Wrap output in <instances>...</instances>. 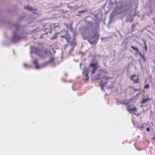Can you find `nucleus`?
I'll return each mask as SVG.
<instances>
[{
    "label": "nucleus",
    "instance_id": "obj_1",
    "mask_svg": "<svg viewBox=\"0 0 155 155\" xmlns=\"http://www.w3.org/2000/svg\"><path fill=\"white\" fill-rule=\"evenodd\" d=\"M133 3L130 1L127 2L123 5L121 2H119L116 4L115 9H114V12L118 13L120 12L118 11L119 10L122 9L124 11H129L130 10L132 7Z\"/></svg>",
    "mask_w": 155,
    "mask_h": 155
},
{
    "label": "nucleus",
    "instance_id": "obj_2",
    "mask_svg": "<svg viewBox=\"0 0 155 155\" xmlns=\"http://www.w3.org/2000/svg\"><path fill=\"white\" fill-rule=\"evenodd\" d=\"M99 38V35L96 28H92L91 32L88 33V42L91 45L96 44Z\"/></svg>",
    "mask_w": 155,
    "mask_h": 155
},
{
    "label": "nucleus",
    "instance_id": "obj_3",
    "mask_svg": "<svg viewBox=\"0 0 155 155\" xmlns=\"http://www.w3.org/2000/svg\"><path fill=\"white\" fill-rule=\"evenodd\" d=\"M13 27L16 29V31L13 32V37L12 38V42L15 43L21 40L26 36V35L24 33L20 34L18 32V30L19 27V25L18 24H15Z\"/></svg>",
    "mask_w": 155,
    "mask_h": 155
},
{
    "label": "nucleus",
    "instance_id": "obj_4",
    "mask_svg": "<svg viewBox=\"0 0 155 155\" xmlns=\"http://www.w3.org/2000/svg\"><path fill=\"white\" fill-rule=\"evenodd\" d=\"M91 62V63L89 65V67L92 68V69L91 70V73L94 74L95 73L96 71L98 68V62L95 58H93Z\"/></svg>",
    "mask_w": 155,
    "mask_h": 155
},
{
    "label": "nucleus",
    "instance_id": "obj_5",
    "mask_svg": "<svg viewBox=\"0 0 155 155\" xmlns=\"http://www.w3.org/2000/svg\"><path fill=\"white\" fill-rule=\"evenodd\" d=\"M78 31L84 40L87 39V27L86 26H84L80 27Z\"/></svg>",
    "mask_w": 155,
    "mask_h": 155
},
{
    "label": "nucleus",
    "instance_id": "obj_6",
    "mask_svg": "<svg viewBox=\"0 0 155 155\" xmlns=\"http://www.w3.org/2000/svg\"><path fill=\"white\" fill-rule=\"evenodd\" d=\"M130 106V105H128L127 108V110L130 113H133L134 115L137 116V114L134 112L135 111H137V108L136 107L134 106L133 108H129V107Z\"/></svg>",
    "mask_w": 155,
    "mask_h": 155
},
{
    "label": "nucleus",
    "instance_id": "obj_7",
    "mask_svg": "<svg viewBox=\"0 0 155 155\" xmlns=\"http://www.w3.org/2000/svg\"><path fill=\"white\" fill-rule=\"evenodd\" d=\"M60 37L65 39L68 43L69 42V41L71 38L70 35L68 32H66L64 35H61Z\"/></svg>",
    "mask_w": 155,
    "mask_h": 155
},
{
    "label": "nucleus",
    "instance_id": "obj_8",
    "mask_svg": "<svg viewBox=\"0 0 155 155\" xmlns=\"http://www.w3.org/2000/svg\"><path fill=\"white\" fill-rule=\"evenodd\" d=\"M96 28L94 27V23L92 22L88 21V33L91 32L92 28Z\"/></svg>",
    "mask_w": 155,
    "mask_h": 155
},
{
    "label": "nucleus",
    "instance_id": "obj_9",
    "mask_svg": "<svg viewBox=\"0 0 155 155\" xmlns=\"http://www.w3.org/2000/svg\"><path fill=\"white\" fill-rule=\"evenodd\" d=\"M149 95H147L146 96L143 97L142 99V101L140 102V103L142 104L145 103L147 102L148 101L151 100V98L148 97Z\"/></svg>",
    "mask_w": 155,
    "mask_h": 155
},
{
    "label": "nucleus",
    "instance_id": "obj_10",
    "mask_svg": "<svg viewBox=\"0 0 155 155\" xmlns=\"http://www.w3.org/2000/svg\"><path fill=\"white\" fill-rule=\"evenodd\" d=\"M135 8L134 10L135 13L133 14V16L131 17H130L129 18H128L127 19V20L128 21L130 22V23H132L134 19L133 17H135V16H136L137 15L135 13V12H136V8H137V6H136V5H135Z\"/></svg>",
    "mask_w": 155,
    "mask_h": 155
},
{
    "label": "nucleus",
    "instance_id": "obj_11",
    "mask_svg": "<svg viewBox=\"0 0 155 155\" xmlns=\"http://www.w3.org/2000/svg\"><path fill=\"white\" fill-rule=\"evenodd\" d=\"M93 16L94 17V18H93L92 17H91L92 19L95 21V24H97V23H98L100 21V19L98 17V14L96 13V14H93Z\"/></svg>",
    "mask_w": 155,
    "mask_h": 155
},
{
    "label": "nucleus",
    "instance_id": "obj_12",
    "mask_svg": "<svg viewBox=\"0 0 155 155\" xmlns=\"http://www.w3.org/2000/svg\"><path fill=\"white\" fill-rule=\"evenodd\" d=\"M24 8L25 9H28L29 11H32L34 14H37V13L36 12V11L37 10V9H33L32 7H30L28 5L25 6Z\"/></svg>",
    "mask_w": 155,
    "mask_h": 155
},
{
    "label": "nucleus",
    "instance_id": "obj_13",
    "mask_svg": "<svg viewBox=\"0 0 155 155\" xmlns=\"http://www.w3.org/2000/svg\"><path fill=\"white\" fill-rule=\"evenodd\" d=\"M76 35L74 33L73 35V40L70 41V42L69 41L70 43V45L71 46L75 47L76 44V42L75 40V37Z\"/></svg>",
    "mask_w": 155,
    "mask_h": 155
},
{
    "label": "nucleus",
    "instance_id": "obj_14",
    "mask_svg": "<svg viewBox=\"0 0 155 155\" xmlns=\"http://www.w3.org/2000/svg\"><path fill=\"white\" fill-rule=\"evenodd\" d=\"M130 47L133 50L135 51V55H137L138 54V52H139L138 48L132 45Z\"/></svg>",
    "mask_w": 155,
    "mask_h": 155
},
{
    "label": "nucleus",
    "instance_id": "obj_15",
    "mask_svg": "<svg viewBox=\"0 0 155 155\" xmlns=\"http://www.w3.org/2000/svg\"><path fill=\"white\" fill-rule=\"evenodd\" d=\"M33 63L35 66V68L38 69L40 68V66L38 65V60L37 59H35L33 61Z\"/></svg>",
    "mask_w": 155,
    "mask_h": 155
},
{
    "label": "nucleus",
    "instance_id": "obj_16",
    "mask_svg": "<svg viewBox=\"0 0 155 155\" xmlns=\"http://www.w3.org/2000/svg\"><path fill=\"white\" fill-rule=\"evenodd\" d=\"M50 29V31H47V32H46L45 33H44V34H42V35H40V38H45V37L44 36L45 35H47V34H48V32H49L50 33H51V29Z\"/></svg>",
    "mask_w": 155,
    "mask_h": 155
},
{
    "label": "nucleus",
    "instance_id": "obj_17",
    "mask_svg": "<svg viewBox=\"0 0 155 155\" xmlns=\"http://www.w3.org/2000/svg\"><path fill=\"white\" fill-rule=\"evenodd\" d=\"M38 51L37 49L36 48H35L34 47H33L31 49V53H38Z\"/></svg>",
    "mask_w": 155,
    "mask_h": 155
},
{
    "label": "nucleus",
    "instance_id": "obj_18",
    "mask_svg": "<svg viewBox=\"0 0 155 155\" xmlns=\"http://www.w3.org/2000/svg\"><path fill=\"white\" fill-rule=\"evenodd\" d=\"M142 41L144 43V49L145 51L146 52H147V46L146 44V41L145 40H144L143 39H142Z\"/></svg>",
    "mask_w": 155,
    "mask_h": 155
},
{
    "label": "nucleus",
    "instance_id": "obj_19",
    "mask_svg": "<svg viewBox=\"0 0 155 155\" xmlns=\"http://www.w3.org/2000/svg\"><path fill=\"white\" fill-rule=\"evenodd\" d=\"M138 24V23L137 22H136L132 24L131 25V32H133L135 30L134 29L135 26Z\"/></svg>",
    "mask_w": 155,
    "mask_h": 155
},
{
    "label": "nucleus",
    "instance_id": "obj_20",
    "mask_svg": "<svg viewBox=\"0 0 155 155\" xmlns=\"http://www.w3.org/2000/svg\"><path fill=\"white\" fill-rule=\"evenodd\" d=\"M101 75L98 73L97 74V75L94 76V77L95 80L98 81L101 78Z\"/></svg>",
    "mask_w": 155,
    "mask_h": 155
},
{
    "label": "nucleus",
    "instance_id": "obj_21",
    "mask_svg": "<svg viewBox=\"0 0 155 155\" xmlns=\"http://www.w3.org/2000/svg\"><path fill=\"white\" fill-rule=\"evenodd\" d=\"M103 81L101 80L99 82V84L97 85V86H100L101 87V90H103V91H105V89H104V85H103L102 84H101V83Z\"/></svg>",
    "mask_w": 155,
    "mask_h": 155
},
{
    "label": "nucleus",
    "instance_id": "obj_22",
    "mask_svg": "<svg viewBox=\"0 0 155 155\" xmlns=\"http://www.w3.org/2000/svg\"><path fill=\"white\" fill-rule=\"evenodd\" d=\"M82 74L84 75V76L86 77V78L84 80V81L85 82H86L87 81V70H85V71H83L82 72Z\"/></svg>",
    "mask_w": 155,
    "mask_h": 155
},
{
    "label": "nucleus",
    "instance_id": "obj_23",
    "mask_svg": "<svg viewBox=\"0 0 155 155\" xmlns=\"http://www.w3.org/2000/svg\"><path fill=\"white\" fill-rule=\"evenodd\" d=\"M60 33L59 32H58L55 33L51 38V39H55L56 38H57L58 37V35L60 34Z\"/></svg>",
    "mask_w": 155,
    "mask_h": 155
},
{
    "label": "nucleus",
    "instance_id": "obj_24",
    "mask_svg": "<svg viewBox=\"0 0 155 155\" xmlns=\"http://www.w3.org/2000/svg\"><path fill=\"white\" fill-rule=\"evenodd\" d=\"M114 18V16L111 13L109 16V23H110L112 22Z\"/></svg>",
    "mask_w": 155,
    "mask_h": 155
},
{
    "label": "nucleus",
    "instance_id": "obj_25",
    "mask_svg": "<svg viewBox=\"0 0 155 155\" xmlns=\"http://www.w3.org/2000/svg\"><path fill=\"white\" fill-rule=\"evenodd\" d=\"M52 25H50L49 28H45L43 29H44V30L45 31H46L47 32L48 31H50V29H51V30H52Z\"/></svg>",
    "mask_w": 155,
    "mask_h": 155
},
{
    "label": "nucleus",
    "instance_id": "obj_26",
    "mask_svg": "<svg viewBox=\"0 0 155 155\" xmlns=\"http://www.w3.org/2000/svg\"><path fill=\"white\" fill-rule=\"evenodd\" d=\"M98 73L101 75L105 73L104 71L102 69H100L98 70Z\"/></svg>",
    "mask_w": 155,
    "mask_h": 155
},
{
    "label": "nucleus",
    "instance_id": "obj_27",
    "mask_svg": "<svg viewBox=\"0 0 155 155\" xmlns=\"http://www.w3.org/2000/svg\"><path fill=\"white\" fill-rule=\"evenodd\" d=\"M48 64V62H46L44 64H43L42 65H41L40 66V68H43L46 66L47 64Z\"/></svg>",
    "mask_w": 155,
    "mask_h": 155
},
{
    "label": "nucleus",
    "instance_id": "obj_28",
    "mask_svg": "<svg viewBox=\"0 0 155 155\" xmlns=\"http://www.w3.org/2000/svg\"><path fill=\"white\" fill-rule=\"evenodd\" d=\"M140 57L141 58L143 62L146 61V58H145V57L144 55L142 54V56H140Z\"/></svg>",
    "mask_w": 155,
    "mask_h": 155
},
{
    "label": "nucleus",
    "instance_id": "obj_29",
    "mask_svg": "<svg viewBox=\"0 0 155 155\" xmlns=\"http://www.w3.org/2000/svg\"><path fill=\"white\" fill-rule=\"evenodd\" d=\"M137 99V97L136 96H134L132 97L130 99L131 101L132 100H136Z\"/></svg>",
    "mask_w": 155,
    "mask_h": 155
},
{
    "label": "nucleus",
    "instance_id": "obj_30",
    "mask_svg": "<svg viewBox=\"0 0 155 155\" xmlns=\"http://www.w3.org/2000/svg\"><path fill=\"white\" fill-rule=\"evenodd\" d=\"M131 76V78L129 77V78H130V80H131V81L132 80L133 81V80L134 79L133 78H134L136 77H137L136 75H135V74H133L132 76Z\"/></svg>",
    "mask_w": 155,
    "mask_h": 155
},
{
    "label": "nucleus",
    "instance_id": "obj_31",
    "mask_svg": "<svg viewBox=\"0 0 155 155\" xmlns=\"http://www.w3.org/2000/svg\"><path fill=\"white\" fill-rule=\"evenodd\" d=\"M52 25V27H53L54 28H56L58 27H59V25L58 24H53Z\"/></svg>",
    "mask_w": 155,
    "mask_h": 155
},
{
    "label": "nucleus",
    "instance_id": "obj_32",
    "mask_svg": "<svg viewBox=\"0 0 155 155\" xmlns=\"http://www.w3.org/2000/svg\"><path fill=\"white\" fill-rule=\"evenodd\" d=\"M54 60V58L52 57L50 58L49 61H47L48 63H50V62H53V61Z\"/></svg>",
    "mask_w": 155,
    "mask_h": 155
},
{
    "label": "nucleus",
    "instance_id": "obj_33",
    "mask_svg": "<svg viewBox=\"0 0 155 155\" xmlns=\"http://www.w3.org/2000/svg\"><path fill=\"white\" fill-rule=\"evenodd\" d=\"M88 55L89 57H92V60L93 59V58H95L96 59L94 55V54H92L91 53H89Z\"/></svg>",
    "mask_w": 155,
    "mask_h": 155
},
{
    "label": "nucleus",
    "instance_id": "obj_34",
    "mask_svg": "<svg viewBox=\"0 0 155 155\" xmlns=\"http://www.w3.org/2000/svg\"><path fill=\"white\" fill-rule=\"evenodd\" d=\"M149 87V84H145L144 87V88L145 89H147Z\"/></svg>",
    "mask_w": 155,
    "mask_h": 155
},
{
    "label": "nucleus",
    "instance_id": "obj_35",
    "mask_svg": "<svg viewBox=\"0 0 155 155\" xmlns=\"http://www.w3.org/2000/svg\"><path fill=\"white\" fill-rule=\"evenodd\" d=\"M139 80V78H137L136 79L133 80V81L134 82V83H137L138 82V81Z\"/></svg>",
    "mask_w": 155,
    "mask_h": 155
},
{
    "label": "nucleus",
    "instance_id": "obj_36",
    "mask_svg": "<svg viewBox=\"0 0 155 155\" xmlns=\"http://www.w3.org/2000/svg\"><path fill=\"white\" fill-rule=\"evenodd\" d=\"M108 78V76H103L102 77H101V79L103 78L104 79H106L107 80V78Z\"/></svg>",
    "mask_w": 155,
    "mask_h": 155
},
{
    "label": "nucleus",
    "instance_id": "obj_37",
    "mask_svg": "<svg viewBox=\"0 0 155 155\" xmlns=\"http://www.w3.org/2000/svg\"><path fill=\"white\" fill-rule=\"evenodd\" d=\"M74 47L72 46V47L71 48V49L69 51V52H72L74 50Z\"/></svg>",
    "mask_w": 155,
    "mask_h": 155
},
{
    "label": "nucleus",
    "instance_id": "obj_38",
    "mask_svg": "<svg viewBox=\"0 0 155 155\" xmlns=\"http://www.w3.org/2000/svg\"><path fill=\"white\" fill-rule=\"evenodd\" d=\"M107 81H106L104 82L103 83V82H101V84H103V85L104 86L107 83Z\"/></svg>",
    "mask_w": 155,
    "mask_h": 155
},
{
    "label": "nucleus",
    "instance_id": "obj_39",
    "mask_svg": "<svg viewBox=\"0 0 155 155\" xmlns=\"http://www.w3.org/2000/svg\"><path fill=\"white\" fill-rule=\"evenodd\" d=\"M146 130L147 131L149 132L150 131V129L149 127H147L146 129Z\"/></svg>",
    "mask_w": 155,
    "mask_h": 155
},
{
    "label": "nucleus",
    "instance_id": "obj_40",
    "mask_svg": "<svg viewBox=\"0 0 155 155\" xmlns=\"http://www.w3.org/2000/svg\"><path fill=\"white\" fill-rule=\"evenodd\" d=\"M139 95H140V94L139 93H137V94H136V95L135 96H136V97H137V98H138V97H139Z\"/></svg>",
    "mask_w": 155,
    "mask_h": 155
},
{
    "label": "nucleus",
    "instance_id": "obj_41",
    "mask_svg": "<svg viewBox=\"0 0 155 155\" xmlns=\"http://www.w3.org/2000/svg\"><path fill=\"white\" fill-rule=\"evenodd\" d=\"M133 90L135 91H137L138 90L137 89H135L134 87L133 88Z\"/></svg>",
    "mask_w": 155,
    "mask_h": 155
},
{
    "label": "nucleus",
    "instance_id": "obj_42",
    "mask_svg": "<svg viewBox=\"0 0 155 155\" xmlns=\"http://www.w3.org/2000/svg\"><path fill=\"white\" fill-rule=\"evenodd\" d=\"M84 12H85V11L84 10H82L81 11H79L78 12L79 13H82Z\"/></svg>",
    "mask_w": 155,
    "mask_h": 155
},
{
    "label": "nucleus",
    "instance_id": "obj_43",
    "mask_svg": "<svg viewBox=\"0 0 155 155\" xmlns=\"http://www.w3.org/2000/svg\"><path fill=\"white\" fill-rule=\"evenodd\" d=\"M24 66L26 68H28V67L27 66V65L26 64H24Z\"/></svg>",
    "mask_w": 155,
    "mask_h": 155
},
{
    "label": "nucleus",
    "instance_id": "obj_44",
    "mask_svg": "<svg viewBox=\"0 0 155 155\" xmlns=\"http://www.w3.org/2000/svg\"><path fill=\"white\" fill-rule=\"evenodd\" d=\"M138 54H139L140 55V56H142V55L141 53V52H140L139 51V52H138Z\"/></svg>",
    "mask_w": 155,
    "mask_h": 155
},
{
    "label": "nucleus",
    "instance_id": "obj_45",
    "mask_svg": "<svg viewBox=\"0 0 155 155\" xmlns=\"http://www.w3.org/2000/svg\"><path fill=\"white\" fill-rule=\"evenodd\" d=\"M144 128V127L143 126H141V130H142Z\"/></svg>",
    "mask_w": 155,
    "mask_h": 155
},
{
    "label": "nucleus",
    "instance_id": "obj_46",
    "mask_svg": "<svg viewBox=\"0 0 155 155\" xmlns=\"http://www.w3.org/2000/svg\"><path fill=\"white\" fill-rule=\"evenodd\" d=\"M129 87L130 88H134V87H133V86H129Z\"/></svg>",
    "mask_w": 155,
    "mask_h": 155
},
{
    "label": "nucleus",
    "instance_id": "obj_47",
    "mask_svg": "<svg viewBox=\"0 0 155 155\" xmlns=\"http://www.w3.org/2000/svg\"><path fill=\"white\" fill-rule=\"evenodd\" d=\"M152 139L153 140H154V141H155V137H153L152 138Z\"/></svg>",
    "mask_w": 155,
    "mask_h": 155
},
{
    "label": "nucleus",
    "instance_id": "obj_48",
    "mask_svg": "<svg viewBox=\"0 0 155 155\" xmlns=\"http://www.w3.org/2000/svg\"><path fill=\"white\" fill-rule=\"evenodd\" d=\"M108 78H107V80L108 79H110V78H110V77H109L108 76Z\"/></svg>",
    "mask_w": 155,
    "mask_h": 155
},
{
    "label": "nucleus",
    "instance_id": "obj_49",
    "mask_svg": "<svg viewBox=\"0 0 155 155\" xmlns=\"http://www.w3.org/2000/svg\"><path fill=\"white\" fill-rule=\"evenodd\" d=\"M38 55L39 56H40V57H41V56L40 55V53H38Z\"/></svg>",
    "mask_w": 155,
    "mask_h": 155
},
{
    "label": "nucleus",
    "instance_id": "obj_50",
    "mask_svg": "<svg viewBox=\"0 0 155 155\" xmlns=\"http://www.w3.org/2000/svg\"><path fill=\"white\" fill-rule=\"evenodd\" d=\"M83 21H84L85 23V19H83Z\"/></svg>",
    "mask_w": 155,
    "mask_h": 155
},
{
    "label": "nucleus",
    "instance_id": "obj_51",
    "mask_svg": "<svg viewBox=\"0 0 155 155\" xmlns=\"http://www.w3.org/2000/svg\"><path fill=\"white\" fill-rule=\"evenodd\" d=\"M142 107V104H141V105H140V107Z\"/></svg>",
    "mask_w": 155,
    "mask_h": 155
},
{
    "label": "nucleus",
    "instance_id": "obj_52",
    "mask_svg": "<svg viewBox=\"0 0 155 155\" xmlns=\"http://www.w3.org/2000/svg\"><path fill=\"white\" fill-rule=\"evenodd\" d=\"M20 18H21V19H22L23 18V17H21Z\"/></svg>",
    "mask_w": 155,
    "mask_h": 155
},
{
    "label": "nucleus",
    "instance_id": "obj_53",
    "mask_svg": "<svg viewBox=\"0 0 155 155\" xmlns=\"http://www.w3.org/2000/svg\"><path fill=\"white\" fill-rule=\"evenodd\" d=\"M120 104H124V103H122L121 102H120Z\"/></svg>",
    "mask_w": 155,
    "mask_h": 155
},
{
    "label": "nucleus",
    "instance_id": "obj_54",
    "mask_svg": "<svg viewBox=\"0 0 155 155\" xmlns=\"http://www.w3.org/2000/svg\"><path fill=\"white\" fill-rule=\"evenodd\" d=\"M87 77H88V78H89V77L88 75Z\"/></svg>",
    "mask_w": 155,
    "mask_h": 155
},
{
    "label": "nucleus",
    "instance_id": "obj_55",
    "mask_svg": "<svg viewBox=\"0 0 155 155\" xmlns=\"http://www.w3.org/2000/svg\"><path fill=\"white\" fill-rule=\"evenodd\" d=\"M80 67H81V63H80Z\"/></svg>",
    "mask_w": 155,
    "mask_h": 155
},
{
    "label": "nucleus",
    "instance_id": "obj_56",
    "mask_svg": "<svg viewBox=\"0 0 155 155\" xmlns=\"http://www.w3.org/2000/svg\"><path fill=\"white\" fill-rule=\"evenodd\" d=\"M65 46L66 47H67V45H65Z\"/></svg>",
    "mask_w": 155,
    "mask_h": 155
},
{
    "label": "nucleus",
    "instance_id": "obj_57",
    "mask_svg": "<svg viewBox=\"0 0 155 155\" xmlns=\"http://www.w3.org/2000/svg\"><path fill=\"white\" fill-rule=\"evenodd\" d=\"M105 96H107V94H105Z\"/></svg>",
    "mask_w": 155,
    "mask_h": 155
},
{
    "label": "nucleus",
    "instance_id": "obj_58",
    "mask_svg": "<svg viewBox=\"0 0 155 155\" xmlns=\"http://www.w3.org/2000/svg\"><path fill=\"white\" fill-rule=\"evenodd\" d=\"M112 87H110L109 88H112Z\"/></svg>",
    "mask_w": 155,
    "mask_h": 155
},
{
    "label": "nucleus",
    "instance_id": "obj_59",
    "mask_svg": "<svg viewBox=\"0 0 155 155\" xmlns=\"http://www.w3.org/2000/svg\"><path fill=\"white\" fill-rule=\"evenodd\" d=\"M143 111H144V110H143Z\"/></svg>",
    "mask_w": 155,
    "mask_h": 155
},
{
    "label": "nucleus",
    "instance_id": "obj_60",
    "mask_svg": "<svg viewBox=\"0 0 155 155\" xmlns=\"http://www.w3.org/2000/svg\"><path fill=\"white\" fill-rule=\"evenodd\" d=\"M110 1V0H109Z\"/></svg>",
    "mask_w": 155,
    "mask_h": 155
}]
</instances>
